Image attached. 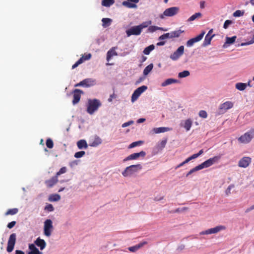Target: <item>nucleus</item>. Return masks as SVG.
<instances>
[{"instance_id": "obj_40", "label": "nucleus", "mask_w": 254, "mask_h": 254, "mask_svg": "<svg viewBox=\"0 0 254 254\" xmlns=\"http://www.w3.org/2000/svg\"><path fill=\"white\" fill-rule=\"evenodd\" d=\"M202 14L200 12H197V13H194V14H193L192 15H191L188 19V21L189 22H190V21H193L195 19H196V18H200L201 17Z\"/></svg>"}, {"instance_id": "obj_7", "label": "nucleus", "mask_w": 254, "mask_h": 254, "mask_svg": "<svg viewBox=\"0 0 254 254\" xmlns=\"http://www.w3.org/2000/svg\"><path fill=\"white\" fill-rule=\"evenodd\" d=\"M147 88V87L145 85L141 86L137 88L133 93L131 95V101L132 102L136 101L139 96L144 92Z\"/></svg>"}, {"instance_id": "obj_34", "label": "nucleus", "mask_w": 254, "mask_h": 254, "mask_svg": "<svg viewBox=\"0 0 254 254\" xmlns=\"http://www.w3.org/2000/svg\"><path fill=\"white\" fill-rule=\"evenodd\" d=\"M112 21V19L110 18H102V22L103 23L102 26L104 27H106L109 26L111 24Z\"/></svg>"}, {"instance_id": "obj_46", "label": "nucleus", "mask_w": 254, "mask_h": 254, "mask_svg": "<svg viewBox=\"0 0 254 254\" xmlns=\"http://www.w3.org/2000/svg\"><path fill=\"white\" fill-rule=\"evenodd\" d=\"M142 143H143V141H138L133 142L131 143L129 145L128 148H133V147H136L137 146L140 145L141 144H142Z\"/></svg>"}, {"instance_id": "obj_26", "label": "nucleus", "mask_w": 254, "mask_h": 254, "mask_svg": "<svg viewBox=\"0 0 254 254\" xmlns=\"http://www.w3.org/2000/svg\"><path fill=\"white\" fill-rule=\"evenodd\" d=\"M169 130H170V128L166 127H155L153 129V131L155 133L165 132Z\"/></svg>"}, {"instance_id": "obj_17", "label": "nucleus", "mask_w": 254, "mask_h": 254, "mask_svg": "<svg viewBox=\"0 0 254 254\" xmlns=\"http://www.w3.org/2000/svg\"><path fill=\"white\" fill-rule=\"evenodd\" d=\"M139 0H127L123 2V5L128 8H136V3H138Z\"/></svg>"}, {"instance_id": "obj_39", "label": "nucleus", "mask_w": 254, "mask_h": 254, "mask_svg": "<svg viewBox=\"0 0 254 254\" xmlns=\"http://www.w3.org/2000/svg\"><path fill=\"white\" fill-rule=\"evenodd\" d=\"M154 45H151L148 47H147L146 48H145L143 51V53L145 54V55H149L151 51H152V50H153L154 49Z\"/></svg>"}, {"instance_id": "obj_16", "label": "nucleus", "mask_w": 254, "mask_h": 254, "mask_svg": "<svg viewBox=\"0 0 254 254\" xmlns=\"http://www.w3.org/2000/svg\"><path fill=\"white\" fill-rule=\"evenodd\" d=\"M91 57V54H88L82 56L72 66V68L74 69L82 64L84 61L89 60Z\"/></svg>"}, {"instance_id": "obj_29", "label": "nucleus", "mask_w": 254, "mask_h": 254, "mask_svg": "<svg viewBox=\"0 0 254 254\" xmlns=\"http://www.w3.org/2000/svg\"><path fill=\"white\" fill-rule=\"evenodd\" d=\"M77 146L80 149L82 148L86 149L88 147V145L86 141L85 140L81 139L77 142Z\"/></svg>"}, {"instance_id": "obj_51", "label": "nucleus", "mask_w": 254, "mask_h": 254, "mask_svg": "<svg viewBox=\"0 0 254 254\" xmlns=\"http://www.w3.org/2000/svg\"><path fill=\"white\" fill-rule=\"evenodd\" d=\"M66 171V168L65 167H63L60 169L59 172H58L56 174V176L58 177V176L62 174L65 173Z\"/></svg>"}, {"instance_id": "obj_49", "label": "nucleus", "mask_w": 254, "mask_h": 254, "mask_svg": "<svg viewBox=\"0 0 254 254\" xmlns=\"http://www.w3.org/2000/svg\"><path fill=\"white\" fill-rule=\"evenodd\" d=\"M167 38H171L170 33H165V34H164L161 35L159 37V40H164V39H167Z\"/></svg>"}, {"instance_id": "obj_54", "label": "nucleus", "mask_w": 254, "mask_h": 254, "mask_svg": "<svg viewBox=\"0 0 254 254\" xmlns=\"http://www.w3.org/2000/svg\"><path fill=\"white\" fill-rule=\"evenodd\" d=\"M133 123V121H128V122H126V123H124V124L122 125V127H127V126H130V125H132Z\"/></svg>"}, {"instance_id": "obj_57", "label": "nucleus", "mask_w": 254, "mask_h": 254, "mask_svg": "<svg viewBox=\"0 0 254 254\" xmlns=\"http://www.w3.org/2000/svg\"><path fill=\"white\" fill-rule=\"evenodd\" d=\"M187 209H188V208L187 207H183L182 208H178L176 209V210H175L174 211V213H178V212H181V211H185V210H186Z\"/></svg>"}, {"instance_id": "obj_59", "label": "nucleus", "mask_w": 254, "mask_h": 254, "mask_svg": "<svg viewBox=\"0 0 254 254\" xmlns=\"http://www.w3.org/2000/svg\"><path fill=\"white\" fill-rule=\"evenodd\" d=\"M233 187H234L233 185H230L228 187L227 189L226 190V193L227 195H229V194L231 193V190Z\"/></svg>"}, {"instance_id": "obj_64", "label": "nucleus", "mask_w": 254, "mask_h": 254, "mask_svg": "<svg viewBox=\"0 0 254 254\" xmlns=\"http://www.w3.org/2000/svg\"><path fill=\"white\" fill-rule=\"evenodd\" d=\"M15 254H25L21 250H16Z\"/></svg>"}, {"instance_id": "obj_55", "label": "nucleus", "mask_w": 254, "mask_h": 254, "mask_svg": "<svg viewBox=\"0 0 254 254\" xmlns=\"http://www.w3.org/2000/svg\"><path fill=\"white\" fill-rule=\"evenodd\" d=\"M16 224V222L13 221H11V222L9 223L8 224H7V227L9 228V229H11Z\"/></svg>"}, {"instance_id": "obj_60", "label": "nucleus", "mask_w": 254, "mask_h": 254, "mask_svg": "<svg viewBox=\"0 0 254 254\" xmlns=\"http://www.w3.org/2000/svg\"><path fill=\"white\" fill-rule=\"evenodd\" d=\"M116 96L115 94V93H113L112 95H110V98L108 99L109 102H111L113 100V99L116 98Z\"/></svg>"}, {"instance_id": "obj_32", "label": "nucleus", "mask_w": 254, "mask_h": 254, "mask_svg": "<svg viewBox=\"0 0 254 254\" xmlns=\"http://www.w3.org/2000/svg\"><path fill=\"white\" fill-rule=\"evenodd\" d=\"M192 124V121L190 119H187L185 121L184 127L186 129L187 131L190 130Z\"/></svg>"}, {"instance_id": "obj_8", "label": "nucleus", "mask_w": 254, "mask_h": 254, "mask_svg": "<svg viewBox=\"0 0 254 254\" xmlns=\"http://www.w3.org/2000/svg\"><path fill=\"white\" fill-rule=\"evenodd\" d=\"M184 46H181L177 49L176 51H175L172 54L170 55V58L173 61H176L184 54Z\"/></svg>"}, {"instance_id": "obj_19", "label": "nucleus", "mask_w": 254, "mask_h": 254, "mask_svg": "<svg viewBox=\"0 0 254 254\" xmlns=\"http://www.w3.org/2000/svg\"><path fill=\"white\" fill-rule=\"evenodd\" d=\"M58 181V177L56 175L51 179L46 180L45 182L48 188H51L54 186Z\"/></svg>"}, {"instance_id": "obj_2", "label": "nucleus", "mask_w": 254, "mask_h": 254, "mask_svg": "<svg viewBox=\"0 0 254 254\" xmlns=\"http://www.w3.org/2000/svg\"><path fill=\"white\" fill-rule=\"evenodd\" d=\"M142 169V166L140 164L132 165L127 167L122 172V175L124 177H127L132 175L135 172H137Z\"/></svg>"}, {"instance_id": "obj_28", "label": "nucleus", "mask_w": 254, "mask_h": 254, "mask_svg": "<svg viewBox=\"0 0 254 254\" xmlns=\"http://www.w3.org/2000/svg\"><path fill=\"white\" fill-rule=\"evenodd\" d=\"M102 143V139L99 136H95L93 140L90 144L91 146L96 147Z\"/></svg>"}, {"instance_id": "obj_14", "label": "nucleus", "mask_w": 254, "mask_h": 254, "mask_svg": "<svg viewBox=\"0 0 254 254\" xmlns=\"http://www.w3.org/2000/svg\"><path fill=\"white\" fill-rule=\"evenodd\" d=\"M73 99L72 100V104L73 105L78 103L81 98V94H83V91L79 89H75L73 91Z\"/></svg>"}, {"instance_id": "obj_11", "label": "nucleus", "mask_w": 254, "mask_h": 254, "mask_svg": "<svg viewBox=\"0 0 254 254\" xmlns=\"http://www.w3.org/2000/svg\"><path fill=\"white\" fill-rule=\"evenodd\" d=\"M141 31L138 25L131 27L126 31L127 36L131 35H139L140 34Z\"/></svg>"}, {"instance_id": "obj_9", "label": "nucleus", "mask_w": 254, "mask_h": 254, "mask_svg": "<svg viewBox=\"0 0 254 254\" xmlns=\"http://www.w3.org/2000/svg\"><path fill=\"white\" fill-rule=\"evenodd\" d=\"M233 107V103L230 101H227L221 104L219 108V114H224L228 110L232 108Z\"/></svg>"}, {"instance_id": "obj_58", "label": "nucleus", "mask_w": 254, "mask_h": 254, "mask_svg": "<svg viewBox=\"0 0 254 254\" xmlns=\"http://www.w3.org/2000/svg\"><path fill=\"white\" fill-rule=\"evenodd\" d=\"M167 141V139H165L161 141V142H160V145H161V147L162 148H163L165 147V146L166 144Z\"/></svg>"}, {"instance_id": "obj_63", "label": "nucleus", "mask_w": 254, "mask_h": 254, "mask_svg": "<svg viewBox=\"0 0 254 254\" xmlns=\"http://www.w3.org/2000/svg\"><path fill=\"white\" fill-rule=\"evenodd\" d=\"M198 157V154L197 153L194 154L192 155L191 156H190V158L191 160L195 159Z\"/></svg>"}, {"instance_id": "obj_24", "label": "nucleus", "mask_w": 254, "mask_h": 254, "mask_svg": "<svg viewBox=\"0 0 254 254\" xmlns=\"http://www.w3.org/2000/svg\"><path fill=\"white\" fill-rule=\"evenodd\" d=\"M146 244L147 243L146 242H141L135 246L129 247L128 249L130 252H135Z\"/></svg>"}, {"instance_id": "obj_30", "label": "nucleus", "mask_w": 254, "mask_h": 254, "mask_svg": "<svg viewBox=\"0 0 254 254\" xmlns=\"http://www.w3.org/2000/svg\"><path fill=\"white\" fill-rule=\"evenodd\" d=\"M214 35V34L212 35H206L205 37V39L203 43V46L205 47L210 45L211 40Z\"/></svg>"}, {"instance_id": "obj_22", "label": "nucleus", "mask_w": 254, "mask_h": 254, "mask_svg": "<svg viewBox=\"0 0 254 254\" xmlns=\"http://www.w3.org/2000/svg\"><path fill=\"white\" fill-rule=\"evenodd\" d=\"M29 249L30 252L28 254H43L42 252H40L33 244L29 245Z\"/></svg>"}, {"instance_id": "obj_53", "label": "nucleus", "mask_w": 254, "mask_h": 254, "mask_svg": "<svg viewBox=\"0 0 254 254\" xmlns=\"http://www.w3.org/2000/svg\"><path fill=\"white\" fill-rule=\"evenodd\" d=\"M232 23V21L230 20H226L223 25V28L224 29H227L229 25Z\"/></svg>"}, {"instance_id": "obj_5", "label": "nucleus", "mask_w": 254, "mask_h": 254, "mask_svg": "<svg viewBox=\"0 0 254 254\" xmlns=\"http://www.w3.org/2000/svg\"><path fill=\"white\" fill-rule=\"evenodd\" d=\"M53 229V223L51 219H47L44 222V233L47 237L51 235L52 231Z\"/></svg>"}, {"instance_id": "obj_13", "label": "nucleus", "mask_w": 254, "mask_h": 254, "mask_svg": "<svg viewBox=\"0 0 254 254\" xmlns=\"http://www.w3.org/2000/svg\"><path fill=\"white\" fill-rule=\"evenodd\" d=\"M146 155L145 152L141 151L138 153H134L128 156L127 157L124 159V161H127L128 160H135L138 158L139 157H144Z\"/></svg>"}, {"instance_id": "obj_15", "label": "nucleus", "mask_w": 254, "mask_h": 254, "mask_svg": "<svg viewBox=\"0 0 254 254\" xmlns=\"http://www.w3.org/2000/svg\"><path fill=\"white\" fill-rule=\"evenodd\" d=\"M252 159L249 157H244L241 159L238 163V166L241 168H246L251 163Z\"/></svg>"}, {"instance_id": "obj_56", "label": "nucleus", "mask_w": 254, "mask_h": 254, "mask_svg": "<svg viewBox=\"0 0 254 254\" xmlns=\"http://www.w3.org/2000/svg\"><path fill=\"white\" fill-rule=\"evenodd\" d=\"M248 133L249 134L251 138L252 139L254 137V128L248 131Z\"/></svg>"}, {"instance_id": "obj_23", "label": "nucleus", "mask_w": 254, "mask_h": 254, "mask_svg": "<svg viewBox=\"0 0 254 254\" xmlns=\"http://www.w3.org/2000/svg\"><path fill=\"white\" fill-rule=\"evenodd\" d=\"M117 49L116 47H112L108 52L107 54V61H109L114 56H117V53L116 52L115 50Z\"/></svg>"}, {"instance_id": "obj_3", "label": "nucleus", "mask_w": 254, "mask_h": 254, "mask_svg": "<svg viewBox=\"0 0 254 254\" xmlns=\"http://www.w3.org/2000/svg\"><path fill=\"white\" fill-rule=\"evenodd\" d=\"M179 10V7L177 6L167 8L162 14L160 15L159 17L161 19H164L165 17L173 16L178 13Z\"/></svg>"}, {"instance_id": "obj_38", "label": "nucleus", "mask_w": 254, "mask_h": 254, "mask_svg": "<svg viewBox=\"0 0 254 254\" xmlns=\"http://www.w3.org/2000/svg\"><path fill=\"white\" fill-rule=\"evenodd\" d=\"M157 30H160L162 31H166V29H164L163 28L159 27L156 26H150L148 29V31L150 32H153Z\"/></svg>"}, {"instance_id": "obj_61", "label": "nucleus", "mask_w": 254, "mask_h": 254, "mask_svg": "<svg viewBox=\"0 0 254 254\" xmlns=\"http://www.w3.org/2000/svg\"><path fill=\"white\" fill-rule=\"evenodd\" d=\"M253 209H254V204L252 206H251L250 207L248 208L247 209H246V210H245V212L246 213H248L250 211L253 210Z\"/></svg>"}, {"instance_id": "obj_4", "label": "nucleus", "mask_w": 254, "mask_h": 254, "mask_svg": "<svg viewBox=\"0 0 254 254\" xmlns=\"http://www.w3.org/2000/svg\"><path fill=\"white\" fill-rule=\"evenodd\" d=\"M220 159V156H216L212 158H210L208 160H206L201 164L198 165L200 170H201L205 168H208L212 166L214 163L217 162Z\"/></svg>"}, {"instance_id": "obj_6", "label": "nucleus", "mask_w": 254, "mask_h": 254, "mask_svg": "<svg viewBox=\"0 0 254 254\" xmlns=\"http://www.w3.org/2000/svg\"><path fill=\"white\" fill-rule=\"evenodd\" d=\"M16 236L15 233H13L10 235L6 248V251L7 252L10 253L13 250L16 242Z\"/></svg>"}, {"instance_id": "obj_47", "label": "nucleus", "mask_w": 254, "mask_h": 254, "mask_svg": "<svg viewBox=\"0 0 254 254\" xmlns=\"http://www.w3.org/2000/svg\"><path fill=\"white\" fill-rule=\"evenodd\" d=\"M85 152L84 151H78L74 154V156L76 158H79L85 155Z\"/></svg>"}, {"instance_id": "obj_20", "label": "nucleus", "mask_w": 254, "mask_h": 254, "mask_svg": "<svg viewBox=\"0 0 254 254\" xmlns=\"http://www.w3.org/2000/svg\"><path fill=\"white\" fill-rule=\"evenodd\" d=\"M35 245L39 247L41 250L44 249L46 246V243L43 239L38 238L34 242Z\"/></svg>"}, {"instance_id": "obj_12", "label": "nucleus", "mask_w": 254, "mask_h": 254, "mask_svg": "<svg viewBox=\"0 0 254 254\" xmlns=\"http://www.w3.org/2000/svg\"><path fill=\"white\" fill-rule=\"evenodd\" d=\"M225 227L223 226H218L216 227L210 228L206 231H202L200 233L202 235H209L211 234H215L220 231L221 230L225 229Z\"/></svg>"}, {"instance_id": "obj_1", "label": "nucleus", "mask_w": 254, "mask_h": 254, "mask_svg": "<svg viewBox=\"0 0 254 254\" xmlns=\"http://www.w3.org/2000/svg\"><path fill=\"white\" fill-rule=\"evenodd\" d=\"M101 105V104L99 100L96 99L93 100L90 99L88 101L87 112L89 114H93Z\"/></svg>"}, {"instance_id": "obj_48", "label": "nucleus", "mask_w": 254, "mask_h": 254, "mask_svg": "<svg viewBox=\"0 0 254 254\" xmlns=\"http://www.w3.org/2000/svg\"><path fill=\"white\" fill-rule=\"evenodd\" d=\"M207 113L204 110H200L199 112V116L201 118L205 119L207 117Z\"/></svg>"}, {"instance_id": "obj_62", "label": "nucleus", "mask_w": 254, "mask_h": 254, "mask_svg": "<svg viewBox=\"0 0 254 254\" xmlns=\"http://www.w3.org/2000/svg\"><path fill=\"white\" fill-rule=\"evenodd\" d=\"M185 248V246L184 245H181L179 246L178 248V250L179 251H182L184 250Z\"/></svg>"}, {"instance_id": "obj_42", "label": "nucleus", "mask_w": 254, "mask_h": 254, "mask_svg": "<svg viewBox=\"0 0 254 254\" xmlns=\"http://www.w3.org/2000/svg\"><path fill=\"white\" fill-rule=\"evenodd\" d=\"M246 87L247 85L246 83H238L236 84V88L240 91L245 90Z\"/></svg>"}, {"instance_id": "obj_43", "label": "nucleus", "mask_w": 254, "mask_h": 254, "mask_svg": "<svg viewBox=\"0 0 254 254\" xmlns=\"http://www.w3.org/2000/svg\"><path fill=\"white\" fill-rule=\"evenodd\" d=\"M46 144L48 148L51 149L54 146V143L52 139L49 138L46 140Z\"/></svg>"}, {"instance_id": "obj_50", "label": "nucleus", "mask_w": 254, "mask_h": 254, "mask_svg": "<svg viewBox=\"0 0 254 254\" xmlns=\"http://www.w3.org/2000/svg\"><path fill=\"white\" fill-rule=\"evenodd\" d=\"M200 170L199 167L198 166L195 167L193 169H191L186 175V177H188L189 175H191L192 173H193L194 172H196L197 171Z\"/></svg>"}, {"instance_id": "obj_27", "label": "nucleus", "mask_w": 254, "mask_h": 254, "mask_svg": "<svg viewBox=\"0 0 254 254\" xmlns=\"http://www.w3.org/2000/svg\"><path fill=\"white\" fill-rule=\"evenodd\" d=\"M184 32V30L179 29L176 31H172L170 32L171 38H178L180 37L181 34Z\"/></svg>"}, {"instance_id": "obj_10", "label": "nucleus", "mask_w": 254, "mask_h": 254, "mask_svg": "<svg viewBox=\"0 0 254 254\" xmlns=\"http://www.w3.org/2000/svg\"><path fill=\"white\" fill-rule=\"evenodd\" d=\"M205 32L204 31H202L200 34H199L196 37L191 38L187 42V46L188 47L192 46L195 43L197 42L200 41L202 38L203 37Z\"/></svg>"}, {"instance_id": "obj_35", "label": "nucleus", "mask_w": 254, "mask_h": 254, "mask_svg": "<svg viewBox=\"0 0 254 254\" xmlns=\"http://www.w3.org/2000/svg\"><path fill=\"white\" fill-rule=\"evenodd\" d=\"M115 2V0H103L102 5L106 7H109Z\"/></svg>"}, {"instance_id": "obj_31", "label": "nucleus", "mask_w": 254, "mask_h": 254, "mask_svg": "<svg viewBox=\"0 0 254 254\" xmlns=\"http://www.w3.org/2000/svg\"><path fill=\"white\" fill-rule=\"evenodd\" d=\"M178 81V80L175 79L168 78L162 83L161 86L164 87L173 83H177Z\"/></svg>"}, {"instance_id": "obj_45", "label": "nucleus", "mask_w": 254, "mask_h": 254, "mask_svg": "<svg viewBox=\"0 0 254 254\" xmlns=\"http://www.w3.org/2000/svg\"><path fill=\"white\" fill-rule=\"evenodd\" d=\"M244 13H245L244 11H241L240 10H237L236 11H235L233 13V16L235 17H240V16L244 15Z\"/></svg>"}, {"instance_id": "obj_33", "label": "nucleus", "mask_w": 254, "mask_h": 254, "mask_svg": "<svg viewBox=\"0 0 254 254\" xmlns=\"http://www.w3.org/2000/svg\"><path fill=\"white\" fill-rule=\"evenodd\" d=\"M61 199V196L58 194H53L50 195L49 200L50 201H57Z\"/></svg>"}, {"instance_id": "obj_41", "label": "nucleus", "mask_w": 254, "mask_h": 254, "mask_svg": "<svg viewBox=\"0 0 254 254\" xmlns=\"http://www.w3.org/2000/svg\"><path fill=\"white\" fill-rule=\"evenodd\" d=\"M151 24V21L148 20V21L142 22V23L139 24L138 26H139L141 31H142V30L143 28L148 27Z\"/></svg>"}, {"instance_id": "obj_52", "label": "nucleus", "mask_w": 254, "mask_h": 254, "mask_svg": "<svg viewBox=\"0 0 254 254\" xmlns=\"http://www.w3.org/2000/svg\"><path fill=\"white\" fill-rule=\"evenodd\" d=\"M45 209L47 210L49 212H52L54 211V208L53 206L51 204H49L45 206Z\"/></svg>"}, {"instance_id": "obj_25", "label": "nucleus", "mask_w": 254, "mask_h": 254, "mask_svg": "<svg viewBox=\"0 0 254 254\" xmlns=\"http://www.w3.org/2000/svg\"><path fill=\"white\" fill-rule=\"evenodd\" d=\"M237 38L236 36H234L232 37H226V42L223 45V47H227L229 45L233 44Z\"/></svg>"}, {"instance_id": "obj_36", "label": "nucleus", "mask_w": 254, "mask_h": 254, "mask_svg": "<svg viewBox=\"0 0 254 254\" xmlns=\"http://www.w3.org/2000/svg\"><path fill=\"white\" fill-rule=\"evenodd\" d=\"M18 212V208H14L8 209L5 213V215H13L17 213Z\"/></svg>"}, {"instance_id": "obj_44", "label": "nucleus", "mask_w": 254, "mask_h": 254, "mask_svg": "<svg viewBox=\"0 0 254 254\" xmlns=\"http://www.w3.org/2000/svg\"><path fill=\"white\" fill-rule=\"evenodd\" d=\"M190 73L188 70H184L179 73L178 76L180 78H184L188 76Z\"/></svg>"}, {"instance_id": "obj_37", "label": "nucleus", "mask_w": 254, "mask_h": 254, "mask_svg": "<svg viewBox=\"0 0 254 254\" xmlns=\"http://www.w3.org/2000/svg\"><path fill=\"white\" fill-rule=\"evenodd\" d=\"M153 67V64H150L148 65L143 70V74L144 75H147L152 70Z\"/></svg>"}, {"instance_id": "obj_21", "label": "nucleus", "mask_w": 254, "mask_h": 254, "mask_svg": "<svg viewBox=\"0 0 254 254\" xmlns=\"http://www.w3.org/2000/svg\"><path fill=\"white\" fill-rule=\"evenodd\" d=\"M83 86L90 87L95 85L96 81L92 78H86L82 80Z\"/></svg>"}, {"instance_id": "obj_18", "label": "nucleus", "mask_w": 254, "mask_h": 254, "mask_svg": "<svg viewBox=\"0 0 254 254\" xmlns=\"http://www.w3.org/2000/svg\"><path fill=\"white\" fill-rule=\"evenodd\" d=\"M238 140L242 143L247 144L249 143L252 140V139L251 138L249 134L247 132L239 137Z\"/></svg>"}]
</instances>
